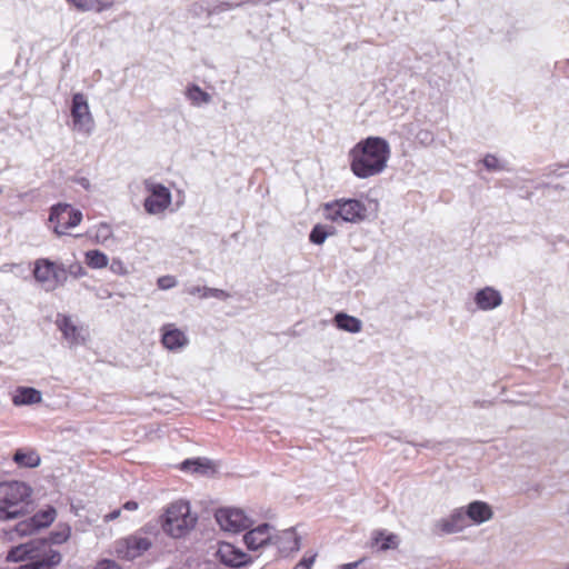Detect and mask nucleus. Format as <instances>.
<instances>
[{
	"instance_id": "obj_1",
	"label": "nucleus",
	"mask_w": 569,
	"mask_h": 569,
	"mask_svg": "<svg viewBox=\"0 0 569 569\" xmlns=\"http://www.w3.org/2000/svg\"><path fill=\"white\" fill-rule=\"evenodd\" d=\"M352 173L367 179L381 173L390 158V146L380 137H368L359 141L349 152Z\"/></svg>"
},
{
	"instance_id": "obj_2",
	"label": "nucleus",
	"mask_w": 569,
	"mask_h": 569,
	"mask_svg": "<svg viewBox=\"0 0 569 569\" xmlns=\"http://www.w3.org/2000/svg\"><path fill=\"white\" fill-rule=\"evenodd\" d=\"M379 201L368 198L362 201L357 198H340L322 204V216L326 220L340 223L360 224L375 220L379 213Z\"/></svg>"
},
{
	"instance_id": "obj_3",
	"label": "nucleus",
	"mask_w": 569,
	"mask_h": 569,
	"mask_svg": "<svg viewBox=\"0 0 569 569\" xmlns=\"http://www.w3.org/2000/svg\"><path fill=\"white\" fill-rule=\"evenodd\" d=\"M198 513L187 500L171 502L160 516L162 531L172 539L186 538L198 523Z\"/></svg>"
},
{
	"instance_id": "obj_4",
	"label": "nucleus",
	"mask_w": 569,
	"mask_h": 569,
	"mask_svg": "<svg viewBox=\"0 0 569 569\" xmlns=\"http://www.w3.org/2000/svg\"><path fill=\"white\" fill-rule=\"evenodd\" d=\"M32 489L22 481L0 483V520L18 519L29 512Z\"/></svg>"
},
{
	"instance_id": "obj_5",
	"label": "nucleus",
	"mask_w": 569,
	"mask_h": 569,
	"mask_svg": "<svg viewBox=\"0 0 569 569\" xmlns=\"http://www.w3.org/2000/svg\"><path fill=\"white\" fill-rule=\"evenodd\" d=\"M71 129L74 132L90 134L94 128V119L90 110L88 98L81 93H74L71 101Z\"/></svg>"
},
{
	"instance_id": "obj_6",
	"label": "nucleus",
	"mask_w": 569,
	"mask_h": 569,
	"mask_svg": "<svg viewBox=\"0 0 569 569\" xmlns=\"http://www.w3.org/2000/svg\"><path fill=\"white\" fill-rule=\"evenodd\" d=\"M82 220V212L69 203H58L51 208L49 221L58 236L66 234L70 228L77 227Z\"/></svg>"
},
{
	"instance_id": "obj_7",
	"label": "nucleus",
	"mask_w": 569,
	"mask_h": 569,
	"mask_svg": "<svg viewBox=\"0 0 569 569\" xmlns=\"http://www.w3.org/2000/svg\"><path fill=\"white\" fill-rule=\"evenodd\" d=\"M66 270L62 264H57L49 259H38L34 262L33 274L47 290H54L66 280Z\"/></svg>"
},
{
	"instance_id": "obj_8",
	"label": "nucleus",
	"mask_w": 569,
	"mask_h": 569,
	"mask_svg": "<svg viewBox=\"0 0 569 569\" xmlns=\"http://www.w3.org/2000/svg\"><path fill=\"white\" fill-rule=\"evenodd\" d=\"M152 546V541L142 536L141 532L130 535L116 542L114 551L117 556L124 560H133L141 557Z\"/></svg>"
},
{
	"instance_id": "obj_9",
	"label": "nucleus",
	"mask_w": 569,
	"mask_h": 569,
	"mask_svg": "<svg viewBox=\"0 0 569 569\" xmlns=\"http://www.w3.org/2000/svg\"><path fill=\"white\" fill-rule=\"evenodd\" d=\"M144 187L149 193L144 200L146 211L150 214H159L166 211L171 204V192L169 189L151 180H147Z\"/></svg>"
},
{
	"instance_id": "obj_10",
	"label": "nucleus",
	"mask_w": 569,
	"mask_h": 569,
	"mask_svg": "<svg viewBox=\"0 0 569 569\" xmlns=\"http://www.w3.org/2000/svg\"><path fill=\"white\" fill-rule=\"evenodd\" d=\"M214 518L223 531L238 533L248 528L249 519L246 512L238 508H220L216 511Z\"/></svg>"
},
{
	"instance_id": "obj_11",
	"label": "nucleus",
	"mask_w": 569,
	"mask_h": 569,
	"mask_svg": "<svg viewBox=\"0 0 569 569\" xmlns=\"http://www.w3.org/2000/svg\"><path fill=\"white\" fill-rule=\"evenodd\" d=\"M57 518V510L47 506L39 510L28 521L20 522L17 530L21 536L32 535L34 531L49 527Z\"/></svg>"
},
{
	"instance_id": "obj_12",
	"label": "nucleus",
	"mask_w": 569,
	"mask_h": 569,
	"mask_svg": "<svg viewBox=\"0 0 569 569\" xmlns=\"http://www.w3.org/2000/svg\"><path fill=\"white\" fill-rule=\"evenodd\" d=\"M57 325L70 347L83 345L89 338L88 329L82 326H77L70 317L59 316Z\"/></svg>"
},
{
	"instance_id": "obj_13",
	"label": "nucleus",
	"mask_w": 569,
	"mask_h": 569,
	"mask_svg": "<svg viewBox=\"0 0 569 569\" xmlns=\"http://www.w3.org/2000/svg\"><path fill=\"white\" fill-rule=\"evenodd\" d=\"M469 525L465 508L455 509L448 517L438 520L435 528L438 532L445 535L458 533L465 530Z\"/></svg>"
},
{
	"instance_id": "obj_14",
	"label": "nucleus",
	"mask_w": 569,
	"mask_h": 569,
	"mask_svg": "<svg viewBox=\"0 0 569 569\" xmlns=\"http://www.w3.org/2000/svg\"><path fill=\"white\" fill-rule=\"evenodd\" d=\"M473 301L479 310L490 311L502 305V295L496 288L487 286L475 293Z\"/></svg>"
},
{
	"instance_id": "obj_15",
	"label": "nucleus",
	"mask_w": 569,
	"mask_h": 569,
	"mask_svg": "<svg viewBox=\"0 0 569 569\" xmlns=\"http://www.w3.org/2000/svg\"><path fill=\"white\" fill-rule=\"evenodd\" d=\"M273 543L277 545L281 555L288 556L291 552H297L300 549L301 538L298 536L293 528H290L273 536Z\"/></svg>"
},
{
	"instance_id": "obj_16",
	"label": "nucleus",
	"mask_w": 569,
	"mask_h": 569,
	"mask_svg": "<svg viewBox=\"0 0 569 569\" xmlns=\"http://www.w3.org/2000/svg\"><path fill=\"white\" fill-rule=\"evenodd\" d=\"M465 513L467 516L469 525H481L493 517L491 507L485 501H472L465 507Z\"/></svg>"
},
{
	"instance_id": "obj_17",
	"label": "nucleus",
	"mask_w": 569,
	"mask_h": 569,
	"mask_svg": "<svg viewBox=\"0 0 569 569\" xmlns=\"http://www.w3.org/2000/svg\"><path fill=\"white\" fill-rule=\"evenodd\" d=\"M218 556L224 565L230 567L244 566L249 560L246 552L229 542L220 545Z\"/></svg>"
},
{
	"instance_id": "obj_18",
	"label": "nucleus",
	"mask_w": 569,
	"mask_h": 569,
	"mask_svg": "<svg viewBox=\"0 0 569 569\" xmlns=\"http://www.w3.org/2000/svg\"><path fill=\"white\" fill-rule=\"evenodd\" d=\"M273 542V528L269 523L251 527V551Z\"/></svg>"
},
{
	"instance_id": "obj_19",
	"label": "nucleus",
	"mask_w": 569,
	"mask_h": 569,
	"mask_svg": "<svg viewBox=\"0 0 569 569\" xmlns=\"http://www.w3.org/2000/svg\"><path fill=\"white\" fill-rule=\"evenodd\" d=\"M41 392L34 388L20 387L16 390L12 402L16 406H27L39 403L41 401Z\"/></svg>"
},
{
	"instance_id": "obj_20",
	"label": "nucleus",
	"mask_w": 569,
	"mask_h": 569,
	"mask_svg": "<svg viewBox=\"0 0 569 569\" xmlns=\"http://www.w3.org/2000/svg\"><path fill=\"white\" fill-rule=\"evenodd\" d=\"M13 461L21 468H36L40 465L41 458L32 449H18L13 455Z\"/></svg>"
},
{
	"instance_id": "obj_21",
	"label": "nucleus",
	"mask_w": 569,
	"mask_h": 569,
	"mask_svg": "<svg viewBox=\"0 0 569 569\" xmlns=\"http://www.w3.org/2000/svg\"><path fill=\"white\" fill-rule=\"evenodd\" d=\"M335 322L340 330L358 333L362 330V321L353 316L339 312L335 316Z\"/></svg>"
},
{
	"instance_id": "obj_22",
	"label": "nucleus",
	"mask_w": 569,
	"mask_h": 569,
	"mask_svg": "<svg viewBox=\"0 0 569 569\" xmlns=\"http://www.w3.org/2000/svg\"><path fill=\"white\" fill-rule=\"evenodd\" d=\"M34 551L36 541H29L12 548L7 556V559L13 562H20L24 560H29L30 562Z\"/></svg>"
},
{
	"instance_id": "obj_23",
	"label": "nucleus",
	"mask_w": 569,
	"mask_h": 569,
	"mask_svg": "<svg viewBox=\"0 0 569 569\" xmlns=\"http://www.w3.org/2000/svg\"><path fill=\"white\" fill-rule=\"evenodd\" d=\"M162 342L166 348L173 350L184 346L187 339L182 331L167 328L162 336Z\"/></svg>"
},
{
	"instance_id": "obj_24",
	"label": "nucleus",
	"mask_w": 569,
	"mask_h": 569,
	"mask_svg": "<svg viewBox=\"0 0 569 569\" xmlns=\"http://www.w3.org/2000/svg\"><path fill=\"white\" fill-rule=\"evenodd\" d=\"M84 261L91 269H103L109 264V258L100 250H88L84 253Z\"/></svg>"
},
{
	"instance_id": "obj_25",
	"label": "nucleus",
	"mask_w": 569,
	"mask_h": 569,
	"mask_svg": "<svg viewBox=\"0 0 569 569\" xmlns=\"http://www.w3.org/2000/svg\"><path fill=\"white\" fill-rule=\"evenodd\" d=\"M181 470L188 472H196L200 475H207L212 471V466L209 460L198 458L193 460L183 461L181 463Z\"/></svg>"
},
{
	"instance_id": "obj_26",
	"label": "nucleus",
	"mask_w": 569,
	"mask_h": 569,
	"mask_svg": "<svg viewBox=\"0 0 569 569\" xmlns=\"http://www.w3.org/2000/svg\"><path fill=\"white\" fill-rule=\"evenodd\" d=\"M186 96L196 107H200L211 101V96L196 84L188 87Z\"/></svg>"
},
{
	"instance_id": "obj_27",
	"label": "nucleus",
	"mask_w": 569,
	"mask_h": 569,
	"mask_svg": "<svg viewBox=\"0 0 569 569\" xmlns=\"http://www.w3.org/2000/svg\"><path fill=\"white\" fill-rule=\"evenodd\" d=\"M68 2L81 11H102L108 7L101 0H68Z\"/></svg>"
},
{
	"instance_id": "obj_28",
	"label": "nucleus",
	"mask_w": 569,
	"mask_h": 569,
	"mask_svg": "<svg viewBox=\"0 0 569 569\" xmlns=\"http://www.w3.org/2000/svg\"><path fill=\"white\" fill-rule=\"evenodd\" d=\"M375 542H381V550H388L397 548L399 545V538L395 533L385 535L383 532H378L375 537Z\"/></svg>"
},
{
	"instance_id": "obj_29",
	"label": "nucleus",
	"mask_w": 569,
	"mask_h": 569,
	"mask_svg": "<svg viewBox=\"0 0 569 569\" xmlns=\"http://www.w3.org/2000/svg\"><path fill=\"white\" fill-rule=\"evenodd\" d=\"M332 234L323 224H316L309 236V239L315 244H322L326 239Z\"/></svg>"
},
{
	"instance_id": "obj_30",
	"label": "nucleus",
	"mask_w": 569,
	"mask_h": 569,
	"mask_svg": "<svg viewBox=\"0 0 569 569\" xmlns=\"http://www.w3.org/2000/svg\"><path fill=\"white\" fill-rule=\"evenodd\" d=\"M71 535V528L68 525H59L54 531L50 535V540L52 543H63L66 542Z\"/></svg>"
},
{
	"instance_id": "obj_31",
	"label": "nucleus",
	"mask_w": 569,
	"mask_h": 569,
	"mask_svg": "<svg viewBox=\"0 0 569 569\" xmlns=\"http://www.w3.org/2000/svg\"><path fill=\"white\" fill-rule=\"evenodd\" d=\"M112 237V229L107 223H100L96 227L94 240L98 243L104 244Z\"/></svg>"
},
{
	"instance_id": "obj_32",
	"label": "nucleus",
	"mask_w": 569,
	"mask_h": 569,
	"mask_svg": "<svg viewBox=\"0 0 569 569\" xmlns=\"http://www.w3.org/2000/svg\"><path fill=\"white\" fill-rule=\"evenodd\" d=\"M483 166L490 171L502 170L505 167L499 159L493 154H487L483 160Z\"/></svg>"
},
{
	"instance_id": "obj_33",
	"label": "nucleus",
	"mask_w": 569,
	"mask_h": 569,
	"mask_svg": "<svg viewBox=\"0 0 569 569\" xmlns=\"http://www.w3.org/2000/svg\"><path fill=\"white\" fill-rule=\"evenodd\" d=\"M317 559L316 552H307L293 569H311Z\"/></svg>"
},
{
	"instance_id": "obj_34",
	"label": "nucleus",
	"mask_w": 569,
	"mask_h": 569,
	"mask_svg": "<svg viewBox=\"0 0 569 569\" xmlns=\"http://www.w3.org/2000/svg\"><path fill=\"white\" fill-rule=\"evenodd\" d=\"M110 270H111V272H113L114 274H118V276H126V274H128L127 266L119 258L112 259V261L110 263Z\"/></svg>"
},
{
	"instance_id": "obj_35",
	"label": "nucleus",
	"mask_w": 569,
	"mask_h": 569,
	"mask_svg": "<svg viewBox=\"0 0 569 569\" xmlns=\"http://www.w3.org/2000/svg\"><path fill=\"white\" fill-rule=\"evenodd\" d=\"M177 284V279L173 276H162L158 279V287L161 290H168Z\"/></svg>"
},
{
	"instance_id": "obj_36",
	"label": "nucleus",
	"mask_w": 569,
	"mask_h": 569,
	"mask_svg": "<svg viewBox=\"0 0 569 569\" xmlns=\"http://www.w3.org/2000/svg\"><path fill=\"white\" fill-rule=\"evenodd\" d=\"M218 298V299H226L228 297V293H226L223 290L220 289H212L208 288L204 290V293L201 295V298Z\"/></svg>"
},
{
	"instance_id": "obj_37",
	"label": "nucleus",
	"mask_w": 569,
	"mask_h": 569,
	"mask_svg": "<svg viewBox=\"0 0 569 569\" xmlns=\"http://www.w3.org/2000/svg\"><path fill=\"white\" fill-rule=\"evenodd\" d=\"M69 272L74 278H82L87 274L86 269L80 263H73L69 267Z\"/></svg>"
},
{
	"instance_id": "obj_38",
	"label": "nucleus",
	"mask_w": 569,
	"mask_h": 569,
	"mask_svg": "<svg viewBox=\"0 0 569 569\" xmlns=\"http://www.w3.org/2000/svg\"><path fill=\"white\" fill-rule=\"evenodd\" d=\"M93 569H121V567L113 560L103 559Z\"/></svg>"
},
{
	"instance_id": "obj_39",
	"label": "nucleus",
	"mask_w": 569,
	"mask_h": 569,
	"mask_svg": "<svg viewBox=\"0 0 569 569\" xmlns=\"http://www.w3.org/2000/svg\"><path fill=\"white\" fill-rule=\"evenodd\" d=\"M206 289H208V287L193 286L188 288L187 292L191 296H199L201 298V295L204 293Z\"/></svg>"
},
{
	"instance_id": "obj_40",
	"label": "nucleus",
	"mask_w": 569,
	"mask_h": 569,
	"mask_svg": "<svg viewBox=\"0 0 569 569\" xmlns=\"http://www.w3.org/2000/svg\"><path fill=\"white\" fill-rule=\"evenodd\" d=\"M19 264L17 263H4L0 267V272L7 273V272H13L14 269H18Z\"/></svg>"
},
{
	"instance_id": "obj_41",
	"label": "nucleus",
	"mask_w": 569,
	"mask_h": 569,
	"mask_svg": "<svg viewBox=\"0 0 569 569\" xmlns=\"http://www.w3.org/2000/svg\"><path fill=\"white\" fill-rule=\"evenodd\" d=\"M120 513H121V510L117 509V510H113L112 512L104 515L103 519L106 522H109V521L117 519L120 516Z\"/></svg>"
},
{
	"instance_id": "obj_42",
	"label": "nucleus",
	"mask_w": 569,
	"mask_h": 569,
	"mask_svg": "<svg viewBox=\"0 0 569 569\" xmlns=\"http://www.w3.org/2000/svg\"><path fill=\"white\" fill-rule=\"evenodd\" d=\"M123 509L128 511H134L138 509V503L134 501H128L123 505Z\"/></svg>"
},
{
	"instance_id": "obj_43",
	"label": "nucleus",
	"mask_w": 569,
	"mask_h": 569,
	"mask_svg": "<svg viewBox=\"0 0 569 569\" xmlns=\"http://www.w3.org/2000/svg\"><path fill=\"white\" fill-rule=\"evenodd\" d=\"M360 562L361 561L346 563V565L340 566L338 569H358Z\"/></svg>"
},
{
	"instance_id": "obj_44",
	"label": "nucleus",
	"mask_w": 569,
	"mask_h": 569,
	"mask_svg": "<svg viewBox=\"0 0 569 569\" xmlns=\"http://www.w3.org/2000/svg\"><path fill=\"white\" fill-rule=\"evenodd\" d=\"M249 537V531H247L244 535H243V540L247 542V539Z\"/></svg>"
},
{
	"instance_id": "obj_45",
	"label": "nucleus",
	"mask_w": 569,
	"mask_h": 569,
	"mask_svg": "<svg viewBox=\"0 0 569 569\" xmlns=\"http://www.w3.org/2000/svg\"><path fill=\"white\" fill-rule=\"evenodd\" d=\"M565 569H569V561L565 565Z\"/></svg>"
}]
</instances>
